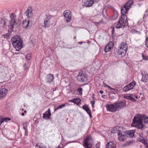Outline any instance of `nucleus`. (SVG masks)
<instances>
[{
	"label": "nucleus",
	"instance_id": "obj_1",
	"mask_svg": "<svg viewBox=\"0 0 148 148\" xmlns=\"http://www.w3.org/2000/svg\"><path fill=\"white\" fill-rule=\"evenodd\" d=\"M11 40L13 45L17 51H19L23 47V41L18 35L14 36Z\"/></svg>",
	"mask_w": 148,
	"mask_h": 148
},
{
	"label": "nucleus",
	"instance_id": "obj_2",
	"mask_svg": "<svg viewBox=\"0 0 148 148\" xmlns=\"http://www.w3.org/2000/svg\"><path fill=\"white\" fill-rule=\"evenodd\" d=\"M11 20L10 21V27L11 29H13L14 27H16L19 21L17 18L16 16L14 13H12L10 15Z\"/></svg>",
	"mask_w": 148,
	"mask_h": 148
},
{
	"label": "nucleus",
	"instance_id": "obj_3",
	"mask_svg": "<svg viewBox=\"0 0 148 148\" xmlns=\"http://www.w3.org/2000/svg\"><path fill=\"white\" fill-rule=\"evenodd\" d=\"M121 14L122 16L121 18L119 19L118 22L115 26L116 28L117 29L123 27L125 26L126 23L127 22V19H125L126 16L125 15V14L123 15V14Z\"/></svg>",
	"mask_w": 148,
	"mask_h": 148
},
{
	"label": "nucleus",
	"instance_id": "obj_4",
	"mask_svg": "<svg viewBox=\"0 0 148 148\" xmlns=\"http://www.w3.org/2000/svg\"><path fill=\"white\" fill-rule=\"evenodd\" d=\"M133 3L132 0H129L127 2L125 5L122 6L121 8V13L125 14L127 12L128 10L131 7Z\"/></svg>",
	"mask_w": 148,
	"mask_h": 148
},
{
	"label": "nucleus",
	"instance_id": "obj_5",
	"mask_svg": "<svg viewBox=\"0 0 148 148\" xmlns=\"http://www.w3.org/2000/svg\"><path fill=\"white\" fill-rule=\"evenodd\" d=\"M143 122L139 117L135 116L133 120V124H135L138 129H141L143 126Z\"/></svg>",
	"mask_w": 148,
	"mask_h": 148
},
{
	"label": "nucleus",
	"instance_id": "obj_6",
	"mask_svg": "<svg viewBox=\"0 0 148 148\" xmlns=\"http://www.w3.org/2000/svg\"><path fill=\"white\" fill-rule=\"evenodd\" d=\"M78 81L83 82L87 80V75L85 73H84L82 71H80L77 77Z\"/></svg>",
	"mask_w": 148,
	"mask_h": 148
},
{
	"label": "nucleus",
	"instance_id": "obj_7",
	"mask_svg": "<svg viewBox=\"0 0 148 148\" xmlns=\"http://www.w3.org/2000/svg\"><path fill=\"white\" fill-rule=\"evenodd\" d=\"M117 110L121 109L126 105L125 101H121L119 102H116L114 103Z\"/></svg>",
	"mask_w": 148,
	"mask_h": 148
},
{
	"label": "nucleus",
	"instance_id": "obj_8",
	"mask_svg": "<svg viewBox=\"0 0 148 148\" xmlns=\"http://www.w3.org/2000/svg\"><path fill=\"white\" fill-rule=\"evenodd\" d=\"M91 140V137L89 136L84 139V145L86 148H91L92 147V145L90 141Z\"/></svg>",
	"mask_w": 148,
	"mask_h": 148
},
{
	"label": "nucleus",
	"instance_id": "obj_9",
	"mask_svg": "<svg viewBox=\"0 0 148 148\" xmlns=\"http://www.w3.org/2000/svg\"><path fill=\"white\" fill-rule=\"evenodd\" d=\"M63 15L66 19V21L68 22H70L71 19V11L69 10H66L64 12Z\"/></svg>",
	"mask_w": 148,
	"mask_h": 148
},
{
	"label": "nucleus",
	"instance_id": "obj_10",
	"mask_svg": "<svg viewBox=\"0 0 148 148\" xmlns=\"http://www.w3.org/2000/svg\"><path fill=\"white\" fill-rule=\"evenodd\" d=\"M106 108L107 111L110 112H114L117 111L114 103L113 104L106 105Z\"/></svg>",
	"mask_w": 148,
	"mask_h": 148
},
{
	"label": "nucleus",
	"instance_id": "obj_11",
	"mask_svg": "<svg viewBox=\"0 0 148 148\" xmlns=\"http://www.w3.org/2000/svg\"><path fill=\"white\" fill-rule=\"evenodd\" d=\"M135 132L134 130H132L124 131L123 133L125 134L126 137L131 138L134 136Z\"/></svg>",
	"mask_w": 148,
	"mask_h": 148
},
{
	"label": "nucleus",
	"instance_id": "obj_12",
	"mask_svg": "<svg viewBox=\"0 0 148 148\" xmlns=\"http://www.w3.org/2000/svg\"><path fill=\"white\" fill-rule=\"evenodd\" d=\"M32 11V8L29 7L25 12V14L27 16L28 18H30L32 17L33 14Z\"/></svg>",
	"mask_w": 148,
	"mask_h": 148
},
{
	"label": "nucleus",
	"instance_id": "obj_13",
	"mask_svg": "<svg viewBox=\"0 0 148 148\" xmlns=\"http://www.w3.org/2000/svg\"><path fill=\"white\" fill-rule=\"evenodd\" d=\"M124 98L127 99L131 100L133 101H135L136 100L135 99V96L133 94H129L125 95Z\"/></svg>",
	"mask_w": 148,
	"mask_h": 148
},
{
	"label": "nucleus",
	"instance_id": "obj_14",
	"mask_svg": "<svg viewBox=\"0 0 148 148\" xmlns=\"http://www.w3.org/2000/svg\"><path fill=\"white\" fill-rule=\"evenodd\" d=\"M96 0H86L84 2V5L86 7L91 6Z\"/></svg>",
	"mask_w": 148,
	"mask_h": 148
},
{
	"label": "nucleus",
	"instance_id": "obj_15",
	"mask_svg": "<svg viewBox=\"0 0 148 148\" xmlns=\"http://www.w3.org/2000/svg\"><path fill=\"white\" fill-rule=\"evenodd\" d=\"M118 139L121 141H124L126 139V137L125 134H122L120 132H118Z\"/></svg>",
	"mask_w": 148,
	"mask_h": 148
},
{
	"label": "nucleus",
	"instance_id": "obj_16",
	"mask_svg": "<svg viewBox=\"0 0 148 148\" xmlns=\"http://www.w3.org/2000/svg\"><path fill=\"white\" fill-rule=\"evenodd\" d=\"M54 79L53 75L51 74H47L46 76V81L49 83L51 82Z\"/></svg>",
	"mask_w": 148,
	"mask_h": 148
},
{
	"label": "nucleus",
	"instance_id": "obj_17",
	"mask_svg": "<svg viewBox=\"0 0 148 148\" xmlns=\"http://www.w3.org/2000/svg\"><path fill=\"white\" fill-rule=\"evenodd\" d=\"M42 114L43 115L42 117L44 119L49 118L51 114L50 109L49 108L47 111H46Z\"/></svg>",
	"mask_w": 148,
	"mask_h": 148
},
{
	"label": "nucleus",
	"instance_id": "obj_18",
	"mask_svg": "<svg viewBox=\"0 0 148 148\" xmlns=\"http://www.w3.org/2000/svg\"><path fill=\"white\" fill-rule=\"evenodd\" d=\"M138 139L139 141L143 143L146 146L148 147V144L147 143V140L144 138L143 136L138 137Z\"/></svg>",
	"mask_w": 148,
	"mask_h": 148
},
{
	"label": "nucleus",
	"instance_id": "obj_19",
	"mask_svg": "<svg viewBox=\"0 0 148 148\" xmlns=\"http://www.w3.org/2000/svg\"><path fill=\"white\" fill-rule=\"evenodd\" d=\"M127 46L126 47V46H125V47H124V51H121V50L118 49V54L119 55H121L122 56H124L127 52Z\"/></svg>",
	"mask_w": 148,
	"mask_h": 148
},
{
	"label": "nucleus",
	"instance_id": "obj_20",
	"mask_svg": "<svg viewBox=\"0 0 148 148\" xmlns=\"http://www.w3.org/2000/svg\"><path fill=\"white\" fill-rule=\"evenodd\" d=\"M116 145L112 141H110L106 145V148H115Z\"/></svg>",
	"mask_w": 148,
	"mask_h": 148
},
{
	"label": "nucleus",
	"instance_id": "obj_21",
	"mask_svg": "<svg viewBox=\"0 0 148 148\" xmlns=\"http://www.w3.org/2000/svg\"><path fill=\"white\" fill-rule=\"evenodd\" d=\"M82 108L86 111L87 113L89 115L90 117L91 118L92 116L91 110L88 106L86 105H84L83 106Z\"/></svg>",
	"mask_w": 148,
	"mask_h": 148
},
{
	"label": "nucleus",
	"instance_id": "obj_22",
	"mask_svg": "<svg viewBox=\"0 0 148 148\" xmlns=\"http://www.w3.org/2000/svg\"><path fill=\"white\" fill-rule=\"evenodd\" d=\"M7 90L5 88H3L0 90V98L3 97L6 95Z\"/></svg>",
	"mask_w": 148,
	"mask_h": 148
},
{
	"label": "nucleus",
	"instance_id": "obj_23",
	"mask_svg": "<svg viewBox=\"0 0 148 148\" xmlns=\"http://www.w3.org/2000/svg\"><path fill=\"white\" fill-rule=\"evenodd\" d=\"M50 18H46L44 21V25L43 27L45 28L47 27H48V25L50 23Z\"/></svg>",
	"mask_w": 148,
	"mask_h": 148
},
{
	"label": "nucleus",
	"instance_id": "obj_24",
	"mask_svg": "<svg viewBox=\"0 0 148 148\" xmlns=\"http://www.w3.org/2000/svg\"><path fill=\"white\" fill-rule=\"evenodd\" d=\"M142 121L145 123H148V116L144 115L139 117Z\"/></svg>",
	"mask_w": 148,
	"mask_h": 148
},
{
	"label": "nucleus",
	"instance_id": "obj_25",
	"mask_svg": "<svg viewBox=\"0 0 148 148\" xmlns=\"http://www.w3.org/2000/svg\"><path fill=\"white\" fill-rule=\"evenodd\" d=\"M136 85V82L134 81L130 83L129 84L127 85V86L129 88L130 90L132 89Z\"/></svg>",
	"mask_w": 148,
	"mask_h": 148
},
{
	"label": "nucleus",
	"instance_id": "obj_26",
	"mask_svg": "<svg viewBox=\"0 0 148 148\" xmlns=\"http://www.w3.org/2000/svg\"><path fill=\"white\" fill-rule=\"evenodd\" d=\"M142 78L141 79V81L143 82H146L148 80V77L146 75H143L142 73Z\"/></svg>",
	"mask_w": 148,
	"mask_h": 148
},
{
	"label": "nucleus",
	"instance_id": "obj_27",
	"mask_svg": "<svg viewBox=\"0 0 148 148\" xmlns=\"http://www.w3.org/2000/svg\"><path fill=\"white\" fill-rule=\"evenodd\" d=\"M125 46H127V44L125 42L122 43L121 44V46L119 47V48L118 49H121V51H124V47H125Z\"/></svg>",
	"mask_w": 148,
	"mask_h": 148
},
{
	"label": "nucleus",
	"instance_id": "obj_28",
	"mask_svg": "<svg viewBox=\"0 0 148 148\" xmlns=\"http://www.w3.org/2000/svg\"><path fill=\"white\" fill-rule=\"evenodd\" d=\"M29 21H25L23 22V26L24 27H27L29 26Z\"/></svg>",
	"mask_w": 148,
	"mask_h": 148
},
{
	"label": "nucleus",
	"instance_id": "obj_29",
	"mask_svg": "<svg viewBox=\"0 0 148 148\" xmlns=\"http://www.w3.org/2000/svg\"><path fill=\"white\" fill-rule=\"evenodd\" d=\"M65 104H63L61 105H59L58 107L57 108H55L54 109V111H56L58 110V109H61L63 107H64L65 106Z\"/></svg>",
	"mask_w": 148,
	"mask_h": 148
},
{
	"label": "nucleus",
	"instance_id": "obj_30",
	"mask_svg": "<svg viewBox=\"0 0 148 148\" xmlns=\"http://www.w3.org/2000/svg\"><path fill=\"white\" fill-rule=\"evenodd\" d=\"M112 48L111 47H109V46H106L105 48L104 51L105 52H108V51H109Z\"/></svg>",
	"mask_w": 148,
	"mask_h": 148
},
{
	"label": "nucleus",
	"instance_id": "obj_31",
	"mask_svg": "<svg viewBox=\"0 0 148 148\" xmlns=\"http://www.w3.org/2000/svg\"><path fill=\"white\" fill-rule=\"evenodd\" d=\"M10 120V118H6L5 119L3 118L2 119L1 121L0 122V124H2L3 122L4 121L7 122L9 121Z\"/></svg>",
	"mask_w": 148,
	"mask_h": 148
},
{
	"label": "nucleus",
	"instance_id": "obj_32",
	"mask_svg": "<svg viewBox=\"0 0 148 148\" xmlns=\"http://www.w3.org/2000/svg\"><path fill=\"white\" fill-rule=\"evenodd\" d=\"M75 103L77 104L81 101V99L79 98H74Z\"/></svg>",
	"mask_w": 148,
	"mask_h": 148
},
{
	"label": "nucleus",
	"instance_id": "obj_33",
	"mask_svg": "<svg viewBox=\"0 0 148 148\" xmlns=\"http://www.w3.org/2000/svg\"><path fill=\"white\" fill-rule=\"evenodd\" d=\"M142 56L143 60H148V56L144 55L142 54Z\"/></svg>",
	"mask_w": 148,
	"mask_h": 148
},
{
	"label": "nucleus",
	"instance_id": "obj_34",
	"mask_svg": "<svg viewBox=\"0 0 148 148\" xmlns=\"http://www.w3.org/2000/svg\"><path fill=\"white\" fill-rule=\"evenodd\" d=\"M129 90H129V88L127 87V85L124 87L123 88V90L124 92H126Z\"/></svg>",
	"mask_w": 148,
	"mask_h": 148
},
{
	"label": "nucleus",
	"instance_id": "obj_35",
	"mask_svg": "<svg viewBox=\"0 0 148 148\" xmlns=\"http://www.w3.org/2000/svg\"><path fill=\"white\" fill-rule=\"evenodd\" d=\"M114 44L113 43V42H112L110 41L109 42V43L108 45V46H109V47H111L112 48V47H113V46H114Z\"/></svg>",
	"mask_w": 148,
	"mask_h": 148
},
{
	"label": "nucleus",
	"instance_id": "obj_36",
	"mask_svg": "<svg viewBox=\"0 0 148 148\" xmlns=\"http://www.w3.org/2000/svg\"><path fill=\"white\" fill-rule=\"evenodd\" d=\"M102 14L103 15V16L105 18H106L105 15H106V12L105 10L103 9V10L102 11Z\"/></svg>",
	"mask_w": 148,
	"mask_h": 148
},
{
	"label": "nucleus",
	"instance_id": "obj_37",
	"mask_svg": "<svg viewBox=\"0 0 148 148\" xmlns=\"http://www.w3.org/2000/svg\"><path fill=\"white\" fill-rule=\"evenodd\" d=\"M77 91L79 93H82V89L81 87L77 89Z\"/></svg>",
	"mask_w": 148,
	"mask_h": 148
},
{
	"label": "nucleus",
	"instance_id": "obj_38",
	"mask_svg": "<svg viewBox=\"0 0 148 148\" xmlns=\"http://www.w3.org/2000/svg\"><path fill=\"white\" fill-rule=\"evenodd\" d=\"M145 42L146 47L148 48V36L146 38Z\"/></svg>",
	"mask_w": 148,
	"mask_h": 148
},
{
	"label": "nucleus",
	"instance_id": "obj_39",
	"mask_svg": "<svg viewBox=\"0 0 148 148\" xmlns=\"http://www.w3.org/2000/svg\"><path fill=\"white\" fill-rule=\"evenodd\" d=\"M9 34H5L3 36H4V38H6L7 39H8L9 37Z\"/></svg>",
	"mask_w": 148,
	"mask_h": 148
},
{
	"label": "nucleus",
	"instance_id": "obj_40",
	"mask_svg": "<svg viewBox=\"0 0 148 148\" xmlns=\"http://www.w3.org/2000/svg\"><path fill=\"white\" fill-rule=\"evenodd\" d=\"M23 128L25 130H27V127L25 124H23Z\"/></svg>",
	"mask_w": 148,
	"mask_h": 148
},
{
	"label": "nucleus",
	"instance_id": "obj_41",
	"mask_svg": "<svg viewBox=\"0 0 148 148\" xmlns=\"http://www.w3.org/2000/svg\"><path fill=\"white\" fill-rule=\"evenodd\" d=\"M111 90H114V91H115V92L116 93H117V90H116V89H115L114 88H111L110 87H110L109 88Z\"/></svg>",
	"mask_w": 148,
	"mask_h": 148
},
{
	"label": "nucleus",
	"instance_id": "obj_42",
	"mask_svg": "<svg viewBox=\"0 0 148 148\" xmlns=\"http://www.w3.org/2000/svg\"><path fill=\"white\" fill-rule=\"evenodd\" d=\"M95 101H91V103L92 104V107H94V105L95 104Z\"/></svg>",
	"mask_w": 148,
	"mask_h": 148
},
{
	"label": "nucleus",
	"instance_id": "obj_43",
	"mask_svg": "<svg viewBox=\"0 0 148 148\" xmlns=\"http://www.w3.org/2000/svg\"><path fill=\"white\" fill-rule=\"evenodd\" d=\"M75 100H74V99H73L72 100H69V101L70 102H73L75 103Z\"/></svg>",
	"mask_w": 148,
	"mask_h": 148
},
{
	"label": "nucleus",
	"instance_id": "obj_44",
	"mask_svg": "<svg viewBox=\"0 0 148 148\" xmlns=\"http://www.w3.org/2000/svg\"><path fill=\"white\" fill-rule=\"evenodd\" d=\"M103 85H104V87H107L108 88L110 87V86H109L106 84H103Z\"/></svg>",
	"mask_w": 148,
	"mask_h": 148
},
{
	"label": "nucleus",
	"instance_id": "obj_45",
	"mask_svg": "<svg viewBox=\"0 0 148 148\" xmlns=\"http://www.w3.org/2000/svg\"><path fill=\"white\" fill-rule=\"evenodd\" d=\"M3 23V25H5L6 24V22L4 20H2L1 21V23Z\"/></svg>",
	"mask_w": 148,
	"mask_h": 148
},
{
	"label": "nucleus",
	"instance_id": "obj_46",
	"mask_svg": "<svg viewBox=\"0 0 148 148\" xmlns=\"http://www.w3.org/2000/svg\"><path fill=\"white\" fill-rule=\"evenodd\" d=\"M28 131L27 130H25V135L26 136H27V135H28Z\"/></svg>",
	"mask_w": 148,
	"mask_h": 148
},
{
	"label": "nucleus",
	"instance_id": "obj_47",
	"mask_svg": "<svg viewBox=\"0 0 148 148\" xmlns=\"http://www.w3.org/2000/svg\"><path fill=\"white\" fill-rule=\"evenodd\" d=\"M139 137L143 136V134L142 133L140 134H139Z\"/></svg>",
	"mask_w": 148,
	"mask_h": 148
},
{
	"label": "nucleus",
	"instance_id": "obj_48",
	"mask_svg": "<svg viewBox=\"0 0 148 148\" xmlns=\"http://www.w3.org/2000/svg\"><path fill=\"white\" fill-rule=\"evenodd\" d=\"M111 32L112 34H113L114 32V28L113 27H112Z\"/></svg>",
	"mask_w": 148,
	"mask_h": 148
},
{
	"label": "nucleus",
	"instance_id": "obj_49",
	"mask_svg": "<svg viewBox=\"0 0 148 148\" xmlns=\"http://www.w3.org/2000/svg\"><path fill=\"white\" fill-rule=\"evenodd\" d=\"M101 97L102 98H105L106 97V95H102Z\"/></svg>",
	"mask_w": 148,
	"mask_h": 148
},
{
	"label": "nucleus",
	"instance_id": "obj_50",
	"mask_svg": "<svg viewBox=\"0 0 148 148\" xmlns=\"http://www.w3.org/2000/svg\"><path fill=\"white\" fill-rule=\"evenodd\" d=\"M24 67V69H27V68H25V67L26 66V64H24V66H23Z\"/></svg>",
	"mask_w": 148,
	"mask_h": 148
},
{
	"label": "nucleus",
	"instance_id": "obj_51",
	"mask_svg": "<svg viewBox=\"0 0 148 148\" xmlns=\"http://www.w3.org/2000/svg\"><path fill=\"white\" fill-rule=\"evenodd\" d=\"M99 92L101 94H103V92L102 90H100V91H99Z\"/></svg>",
	"mask_w": 148,
	"mask_h": 148
},
{
	"label": "nucleus",
	"instance_id": "obj_52",
	"mask_svg": "<svg viewBox=\"0 0 148 148\" xmlns=\"http://www.w3.org/2000/svg\"><path fill=\"white\" fill-rule=\"evenodd\" d=\"M30 56L29 57H26L27 59L28 60H29L30 59Z\"/></svg>",
	"mask_w": 148,
	"mask_h": 148
},
{
	"label": "nucleus",
	"instance_id": "obj_53",
	"mask_svg": "<svg viewBox=\"0 0 148 148\" xmlns=\"http://www.w3.org/2000/svg\"><path fill=\"white\" fill-rule=\"evenodd\" d=\"M83 43L82 42H79V43L80 45H81V44H82Z\"/></svg>",
	"mask_w": 148,
	"mask_h": 148
},
{
	"label": "nucleus",
	"instance_id": "obj_54",
	"mask_svg": "<svg viewBox=\"0 0 148 148\" xmlns=\"http://www.w3.org/2000/svg\"><path fill=\"white\" fill-rule=\"evenodd\" d=\"M101 23V22H97V23H97V24H100V23Z\"/></svg>",
	"mask_w": 148,
	"mask_h": 148
},
{
	"label": "nucleus",
	"instance_id": "obj_55",
	"mask_svg": "<svg viewBox=\"0 0 148 148\" xmlns=\"http://www.w3.org/2000/svg\"><path fill=\"white\" fill-rule=\"evenodd\" d=\"M24 115H25V114H24V113H22L21 114V115L22 116H24Z\"/></svg>",
	"mask_w": 148,
	"mask_h": 148
},
{
	"label": "nucleus",
	"instance_id": "obj_56",
	"mask_svg": "<svg viewBox=\"0 0 148 148\" xmlns=\"http://www.w3.org/2000/svg\"><path fill=\"white\" fill-rule=\"evenodd\" d=\"M39 147V146L37 144H36V147Z\"/></svg>",
	"mask_w": 148,
	"mask_h": 148
},
{
	"label": "nucleus",
	"instance_id": "obj_57",
	"mask_svg": "<svg viewBox=\"0 0 148 148\" xmlns=\"http://www.w3.org/2000/svg\"><path fill=\"white\" fill-rule=\"evenodd\" d=\"M116 93V92H115H115H112V93L114 94H115L116 93Z\"/></svg>",
	"mask_w": 148,
	"mask_h": 148
},
{
	"label": "nucleus",
	"instance_id": "obj_58",
	"mask_svg": "<svg viewBox=\"0 0 148 148\" xmlns=\"http://www.w3.org/2000/svg\"><path fill=\"white\" fill-rule=\"evenodd\" d=\"M116 93V92H115H115H112V93L114 94H115L116 93Z\"/></svg>",
	"mask_w": 148,
	"mask_h": 148
},
{
	"label": "nucleus",
	"instance_id": "obj_59",
	"mask_svg": "<svg viewBox=\"0 0 148 148\" xmlns=\"http://www.w3.org/2000/svg\"><path fill=\"white\" fill-rule=\"evenodd\" d=\"M24 113H26L27 112V111L26 110H25L24 112Z\"/></svg>",
	"mask_w": 148,
	"mask_h": 148
},
{
	"label": "nucleus",
	"instance_id": "obj_60",
	"mask_svg": "<svg viewBox=\"0 0 148 148\" xmlns=\"http://www.w3.org/2000/svg\"><path fill=\"white\" fill-rule=\"evenodd\" d=\"M138 98V97L137 96H135V98Z\"/></svg>",
	"mask_w": 148,
	"mask_h": 148
},
{
	"label": "nucleus",
	"instance_id": "obj_61",
	"mask_svg": "<svg viewBox=\"0 0 148 148\" xmlns=\"http://www.w3.org/2000/svg\"><path fill=\"white\" fill-rule=\"evenodd\" d=\"M111 95V94H110V95H109V96L110 97V95Z\"/></svg>",
	"mask_w": 148,
	"mask_h": 148
},
{
	"label": "nucleus",
	"instance_id": "obj_62",
	"mask_svg": "<svg viewBox=\"0 0 148 148\" xmlns=\"http://www.w3.org/2000/svg\"><path fill=\"white\" fill-rule=\"evenodd\" d=\"M135 31L136 32H137V31Z\"/></svg>",
	"mask_w": 148,
	"mask_h": 148
}]
</instances>
